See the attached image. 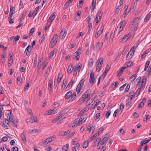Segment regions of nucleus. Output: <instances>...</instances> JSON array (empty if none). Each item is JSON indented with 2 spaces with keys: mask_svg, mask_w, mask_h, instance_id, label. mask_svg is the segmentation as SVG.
<instances>
[{
  "mask_svg": "<svg viewBox=\"0 0 151 151\" xmlns=\"http://www.w3.org/2000/svg\"><path fill=\"white\" fill-rule=\"evenodd\" d=\"M140 18L137 17L134 18L130 22V26L132 30L135 31L137 29L139 22Z\"/></svg>",
  "mask_w": 151,
  "mask_h": 151,
  "instance_id": "1",
  "label": "nucleus"
},
{
  "mask_svg": "<svg viewBox=\"0 0 151 151\" xmlns=\"http://www.w3.org/2000/svg\"><path fill=\"white\" fill-rule=\"evenodd\" d=\"M91 90L89 89L87 90L83 94L80 99L81 101H85L89 97L91 93Z\"/></svg>",
  "mask_w": 151,
  "mask_h": 151,
  "instance_id": "2",
  "label": "nucleus"
},
{
  "mask_svg": "<svg viewBox=\"0 0 151 151\" xmlns=\"http://www.w3.org/2000/svg\"><path fill=\"white\" fill-rule=\"evenodd\" d=\"M58 40V36L57 34H55L53 38L51 39L50 43L51 44L50 47L53 48L56 44Z\"/></svg>",
  "mask_w": 151,
  "mask_h": 151,
  "instance_id": "3",
  "label": "nucleus"
},
{
  "mask_svg": "<svg viewBox=\"0 0 151 151\" xmlns=\"http://www.w3.org/2000/svg\"><path fill=\"white\" fill-rule=\"evenodd\" d=\"M126 23V21L124 20L120 22L119 24L117 26V28L119 27V32L122 30L123 27L125 26Z\"/></svg>",
  "mask_w": 151,
  "mask_h": 151,
  "instance_id": "4",
  "label": "nucleus"
},
{
  "mask_svg": "<svg viewBox=\"0 0 151 151\" xmlns=\"http://www.w3.org/2000/svg\"><path fill=\"white\" fill-rule=\"evenodd\" d=\"M94 80L95 79L94 73L93 72H91L90 74L89 79V82L91 84L93 85L94 83Z\"/></svg>",
  "mask_w": 151,
  "mask_h": 151,
  "instance_id": "5",
  "label": "nucleus"
},
{
  "mask_svg": "<svg viewBox=\"0 0 151 151\" xmlns=\"http://www.w3.org/2000/svg\"><path fill=\"white\" fill-rule=\"evenodd\" d=\"M9 122L7 119H4L3 121V124L4 125V127L6 129H8L10 127V125L9 124Z\"/></svg>",
  "mask_w": 151,
  "mask_h": 151,
  "instance_id": "6",
  "label": "nucleus"
},
{
  "mask_svg": "<svg viewBox=\"0 0 151 151\" xmlns=\"http://www.w3.org/2000/svg\"><path fill=\"white\" fill-rule=\"evenodd\" d=\"M66 32L67 31L65 29L62 30L60 33L59 37L61 39H63L65 37Z\"/></svg>",
  "mask_w": 151,
  "mask_h": 151,
  "instance_id": "7",
  "label": "nucleus"
},
{
  "mask_svg": "<svg viewBox=\"0 0 151 151\" xmlns=\"http://www.w3.org/2000/svg\"><path fill=\"white\" fill-rule=\"evenodd\" d=\"M31 46L30 45H29L26 49L24 53L27 55L28 56L31 53Z\"/></svg>",
  "mask_w": 151,
  "mask_h": 151,
  "instance_id": "8",
  "label": "nucleus"
},
{
  "mask_svg": "<svg viewBox=\"0 0 151 151\" xmlns=\"http://www.w3.org/2000/svg\"><path fill=\"white\" fill-rule=\"evenodd\" d=\"M74 80H71L69 83L66 86L65 90L66 91H67L70 89L72 87V86L73 84Z\"/></svg>",
  "mask_w": 151,
  "mask_h": 151,
  "instance_id": "9",
  "label": "nucleus"
},
{
  "mask_svg": "<svg viewBox=\"0 0 151 151\" xmlns=\"http://www.w3.org/2000/svg\"><path fill=\"white\" fill-rule=\"evenodd\" d=\"M103 29V27H101L100 29L97 32L96 34L95 35V37L96 38L98 37L102 33Z\"/></svg>",
  "mask_w": 151,
  "mask_h": 151,
  "instance_id": "10",
  "label": "nucleus"
},
{
  "mask_svg": "<svg viewBox=\"0 0 151 151\" xmlns=\"http://www.w3.org/2000/svg\"><path fill=\"white\" fill-rule=\"evenodd\" d=\"M127 68V67H123L121 68L119 70V72L116 74L117 77L120 76L122 74L124 71V70Z\"/></svg>",
  "mask_w": 151,
  "mask_h": 151,
  "instance_id": "11",
  "label": "nucleus"
},
{
  "mask_svg": "<svg viewBox=\"0 0 151 151\" xmlns=\"http://www.w3.org/2000/svg\"><path fill=\"white\" fill-rule=\"evenodd\" d=\"M104 60V58L102 57H101L98 60L97 62V63L98 66H101L103 64Z\"/></svg>",
  "mask_w": 151,
  "mask_h": 151,
  "instance_id": "12",
  "label": "nucleus"
},
{
  "mask_svg": "<svg viewBox=\"0 0 151 151\" xmlns=\"http://www.w3.org/2000/svg\"><path fill=\"white\" fill-rule=\"evenodd\" d=\"M83 111H81L79 113V115L81 116V117L78 120V124H81L83 123L82 122V121H83Z\"/></svg>",
  "mask_w": 151,
  "mask_h": 151,
  "instance_id": "13",
  "label": "nucleus"
},
{
  "mask_svg": "<svg viewBox=\"0 0 151 151\" xmlns=\"http://www.w3.org/2000/svg\"><path fill=\"white\" fill-rule=\"evenodd\" d=\"M72 92L71 91H69L65 95V98L66 99H68L70 97H71V99Z\"/></svg>",
  "mask_w": 151,
  "mask_h": 151,
  "instance_id": "14",
  "label": "nucleus"
},
{
  "mask_svg": "<svg viewBox=\"0 0 151 151\" xmlns=\"http://www.w3.org/2000/svg\"><path fill=\"white\" fill-rule=\"evenodd\" d=\"M110 68V67H109V65H108L105 68V69L102 74V76H103V78H104L105 77L109 69Z\"/></svg>",
  "mask_w": 151,
  "mask_h": 151,
  "instance_id": "15",
  "label": "nucleus"
},
{
  "mask_svg": "<svg viewBox=\"0 0 151 151\" xmlns=\"http://www.w3.org/2000/svg\"><path fill=\"white\" fill-rule=\"evenodd\" d=\"M8 118H9V121L11 122H12V125L13 126H16V123L15 122V120L14 118L12 116H9V117L7 116Z\"/></svg>",
  "mask_w": 151,
  "mask_h": 151,
  "instance_id": "16",
  "label": "nucleus"
},
{
  "mask_svg": "<svg viewBox=\"0 0 151 151\" xmlns=\"http://www.w3.org/2000/svg\"><path fill=\"white\" fill-rule=\"evenodd\" d=\"M134 91L133 90L131 91L129 93V97L128 99L133 100L134 96Z\"/></svg>",
  "mask_w": 151,
  "mask_h": 151,
  "instance_id": "17",
  "label": "nucleus"
},
{
  "mask_svg": "<svg viewBox=\"0 0 151 151\" xmlns=\"http://www.w3.org/2000/svg\"><path fill=\"white\" fill-rule=\"evenodd\" d=\"M131 51H129L127 54L126 59L127 60H129L133 56V54L131 52Z\"/></svg>",
  "mask_w": 151,
  "mask_h": 151,
  "instance_id": "18",
  "label": "nucleus"
},
{
  "mask_svg": "<svg viewBox=\"0 0 151 151\" xmlns=\"http://www.w3.org/2000/svg\"><path fill=\"white\" fill-rule=\"evenodd\" d=\"M130 35L131 34L130 33L125 35L124 37L122 38V41L124 42H126L129 37Z\"/></svg>",
  "mask_w": 151,
  "mask_h": 151,
  "instance_id": "19",
  "label": "nucleus"
},
{
  "mask_svg": "<svg viewBox=\"0 0 151 151\" xmlns=\"http://www.w3.org/2000/svg\"><path fill=\"white\" fill-rule=\"evenodd\" d=\"M151 18V11H150L146 16L145 18L144 21L147 22Z\"/></svg>",
  "mask_w": 151,
  "mask_h": 151,
  "instance_id": "20",
  "label": "nucleus"
},
{
  "mask_svg": "<svg viewBox=\"0 0 151 151\" xmlns=\"http://www.w3.org/2000/svg\"><path fill=\"white\" fill-rule=\"evenodd\" d=\"M109 139V138L108 137H104L101 141V142L100 143L101 145H103L104 144L106 143Z\"/></svg>",
  "mask_w": 151,
  "mask_h": 151,
  "instance_id": "21",
  "label": "nucleus"
},
{
  "mask_svg": "<svg viewBox=\"0 0 151 151\" xmlns=\"http://www.w3.org/2000/svg\"><path fill=\"white\" fill-rule=\"evenodd\" d=\"M96 4V0H93L91 4V9L92 12L93 11L94 9L95 8Z\"/></svg>",
  "mask_w": 151,
  "mask_h": 151,
  "instance_id": "22",
  "label": "nucleus"
},
{
  "mask_svg": "<svg viewBox=\"0 0 151 151\" xmlns=\"http://www.w3.org/2000/svg\"><path fill=\"white\" fill-rule=\"evenodd\" d=\"M136 6V4L135 3H134L132 5V6L131 7L130 10H129V12L130 13H132L134 11L135 9Z\"/></svg>",
  "mask_w": 151,
  "mask_h": 151,
  "instance_id": "23",
  "label": "nucleus"
},
{
  "mask_svg": "<svg viewBox=\"0 0 151 151\" xmlns=\"http://www.w3.org/2000/svg\"><path fill=\"white\" fill-rule=\"evenodd\" d=\"M57 113V111L55 109H50L48 112V114L50 115L51 114H55Z\"/></svg>",
  "mask_w": 151,
  "mask_h": 151,
  "instance_id": "24",
  "label": "nucleus"
},
{
  "mask_svg": "<svg viewBox=\"0 0 151 151\" xmlns=\"http://www.w3.org/2000/svg\"><path fill=\"white\" fill-rule=\"evenodd\" d=\"M93 19V16H91L90 17H88L86 18L87 21L89 24L90 23H92Z\"/></svg>",
  "mask_w": 151,
  "mask_h": 151,
  "instance_id": "25",
  "label": "nucleus"
},
{
  "mask_svg": "<svg viewBox=\"0 0 151 151\" xmlns=\"http://www.w3.org/2000/svg\"><path fill=\"white\" fill-rule=\"evenodd\" d=\"M55 15L53 13L52 14L50 15V18L48 19V21L50 22L52 21L55 18Z\"/></svg>",
  "mask_w": 151,
  "mask_h": 151,
  "instance_id": "26",
  "label": "nucleus"
},
{
  "mask_svg": "<svg viewBox=\"0 0 151 151\" xmlns=\"http://www.w3.org/2000/svg\"><path fill=\"white\" fill-rule=\"evenodd\" d=\"M6 55L5 53L1 55V61L3 64H4L5 62V58L6 57Z\"/></svg>",
  "mask_w": 151,
  "mask_h": 151,
  "instance_id": "27",
  "label": "nucleus"
},
{
  "mask_svg": "<svg viewBox=\"0 0 151 151\" xmlns=\"http://www.w3.org/2000/svg\"><path fill=\"white\" fill-rule=\"evenodd\" d=\"M82 48L80 47L77 50V51L74 53V55H76L79 56L81 52Z\"/></svg>",
  "mask_w": 151,
  "mask_h": 151,
  "instance_id": "28",
  "label": "nucleus"
},
{
  "mask_svg": "<svg viewBox=\"0 0 151 151\" xmlns=\"http://www.w3.org/2000/svg\"><path fill=\"white\" fill-rule=\"evenodd\" d=\"M69 145L68 144H66L64 145L63 147H62V150L65 151H68L69 148Z\"/></svg>",
  "mask_w": 151,
  "mask_h": 151,
  "instance_id": "29",
  "label": "nucleus"
},
{
  "mask_svg": "<svg viewBox=\"0 0 151 151\" xmlns=\"http://www.w3.org/2000/svg\"><path fill=\"white\" fill-rule=\"evenodd\" d=\"M37 118L35 116L32 117L30 119V120L29 122L30 123H32L35 122H37Z\"/></svg>",
  "mask_w": 151,
  "mask_h": 151,
  "instance_id": "30",
  "label": "nucleus"
},
{
  "mask_svg": "<svg viewBox=\"0 0 151 151\" xmlns=\"http://www.w3.org/2000/svg\"><path fill=\"white\" fill-rule=\"evenodd\" d=\"M78 118L76 119L75 120L73 123V124H74L73 126V127H76L78 124H78Z\"/></svg>",
  "mask_w": 151,
  "mask_h": 151,
  "instance_id": "31",
  "label": "nucleus"
},
{
  "mask_svg": "<svg viewBox=\"0 0 151 151\" xmlns=\"http://www.w3.org/2000/svg\"><path fill=\"white\" fill-rule=\"evenodd\" d=\"M80 147V145L79 143L76 144L75 146L73 147L72 150L73 151H76V149H78Z\"/></svg>",
  "mask_w": 151,
  "mask_h": 151,
  "instance_id": "32",
  "label": "nucleus"
},
{
  "mask_svg": "<svg viewBox=\"0 0 151 151\" xmlns=\"http://www.w3.org/2000/svg\"><path fill=\"white\" fill-rule=\"evenodd\" d=\"M27 11H25L23 13L22 17L19 19V22H21L23 19L25 18L27 14Z\"/></svg>",
  "mask_w": 151,
  "mask_h": 151,
  "instance_id": "33",
  "label": "nucleus"
},
{
  "mask_svg": "<svg viewBox=\"0 0 151 151\" xmlns=\"http://www.w3.org/2000/svg\"><path fill=\"white\" fill-rule=\"evenodd\" d=\"M99 44H100V42H98L96 44L95 46L93 47V44L92 48L94 50H96L98 49V48L99 46Z\"/></svg>",
  "mask_w": 151,
  "mask_h": 151,
  "instance_id": "34",
  "label": "nucleus"
},
{
  "mask_svg": "<svg viewBox=\"0 0 151 151\" xmlns=\"http://www.w3.org/2000/svg\"><path fill=\"white\" fill-rule=\"evenodd\" d=\"M103 12L101 10H99L97 13L96 16L101 19L102 16Z\"/></svg>",
  "mask_w": 151,
  "mask_h": 151,
  "instance_id": "35",
  "label": "nucleus"
},
{
  "mask_svg": "<svg viewBox=\"0 0 151 151\" xmlns=\"http://www.w3.org/2000/svg\"><path fill=\"white\" fill-rule=\"evenodd\" d=\"M57 51V49H55L54 50L50 53V58H52L53 55L56 53Z\"/></svg>",
  "mask_w": 151,
  "mask_h": 151,
  "instance_id": "36",
  "label": "nucleus"
},
{
  "mask_svg": "<svg viewBox=\"0 0 151 151\" xmlns=\"http://www.w3.org/2000/svg\"><path fill=\"white\" fill-rule=\"evenodd\" d=\"M10 13H12L13 14H14L15 13V8L14 7H12V6L10 5Z\"/></svg>",
  "mask_w": 151,
  "mask_h": 151,
  "instance_id": "37",
  "label": "nucleus"
},
{
  "mask_svg": "<svg viewBox=\"0 0 151 151\" xmlns=\"http://www.w3.org/2000/svg\"><path fill=\"white\" fill-rule=\"evenodd\" d=\"M132 100H132L128 99L127 100V102L126 103V107H128L130 105L131 103Z\"/></svg>",
  "mask_w": 151,
  "mask_h": 151,
  "instance_id": "38",
  "label": "nucleus"
},
{
  "mask_svg": "<svg viewBox=\"0 0 151 151\" xmlns=\"http://www.w3.org/2000/svg\"><path fill=\"white\" fill-rule=\"evenodd\" d=\"M76 97V92L74 93L73 94H72L71 101H72L75 99Z\"/></svg>",
  "mask_w": 151,
  "mask_h": 151,
  "instance_id": "39",
  "label": "nucleus"
},
{
  "mask_svg": "<svg viewBox=\"0 0 151 151\" xmlns=\"http://www.w3.org/2000/svg\"><path fill=\"white\" fill-rule=\"evenodd\" d=\"M66 110L65 109L63 110L61 113L58 115L59 116H60V118L63 116L65 114L67 113V112H65Z\"/></svg>",
  "mask_w": 151,
  "mask_h": 151,
  "instance_id": "40",
  "label": "nucleus"
},
{
  "mask_svg": "<svg viewBox=\"0 0 151 151\" xmlns=\"http://www.w3.org/2000/svg\"><path fill=\"white\" fill-rule=\"evenodd\" d=\"M21 138L22 139V140L23 141V142L24 143H26V139L25 138V136L24 134H23V133H22L21 134Z\"/></svg>",
  "mask_w": 151,
  "mask_h": 151,
  "instance_id": "41",
  "label": "nucleus"
},
{
  "mask_svg": "<svg viewBox=\"0 0 151 151\" xmlns=\"http://www.w3.org/2000/svg\"><path fill=\"white\" fill-rule=\"evenodd\" d=\"M72 66L73 65H70L68 67L67 72L69 74H70L72 71V70L71 69Z\"/></svg>",
  "mask_w": 151,
  "mask_h": 151,
  "instance_id": "42",
  "label": "nucleus"
},
{
  "mask_svg": "<svg viewBox=\"0 0 151 151\" xmlns=\"http://www.w3.org/2000/svg\"><path fill=\"white\" fill-rule=\"evenodd\" d=\"M137 76V75L134 74L130 77L129 79L131 81H133L135 79Z\"/></svg>",
  "mask_w": 151,
  "mask_h": 151,
  "instance_id": "43",
  "label": "nucleus"
},
{
  "mask_svg": "<svg viewBox=\"0 0 151 151\" xmlns=\"http://www.w3.org/2000/svg\"><path fill=\"white\" fill-rule=\"evenodd\" d=\"M150 62L149 60H147L145 63V68H144V70L145 71H146L147 70V69L148 68V66L150 64Z\"/></svg>",
  "mask_w": 151,
  "mask_h": 151,
  "instance_id": "44",
  "label": "nucleus"
},
{
  "mask_svg": "<svg viewBox=\"0 0 151 151\" xmlns=\"http://www.w3.org/2000/svg\"><path fill=\"white\" fill-rule=\"evenodd\" d=\"M88 145V142L87 141L84 142L83 145V148H86L87 147Z\"/></svg>",
  "mask_w": 151,
  "mask_h": 151,
  "instance_id": "45",
  "label": "nucleus"
},
{
  "mask_svg": "<svg viewBox=\"0 0 151 151\" xmlns=\"http://www.w3.org/2000/svg\"><path fill=\"white\" fill-rule=\"evenodd\" d=\"M20 38V36L19 35H17L14 38L13 42L14 41L15 43H17V41H18Z\"/></svg>",
  "mask_w": 151,
  "mask_h": 151,
  "instance_id": "46",
  "label": "nucleus"
},
{
  "mask_svg": "<svg viewBox=\"0 0 151 151\" xmlns=\"http://www.w3.org/2000/svg\"><path fill=\"white\" fill-rule=\"evenodd\" d=\"M104 129L103 127H101L99 129H98V131L96 133L98 135V136L101 133V132H102L104 130Z\"/></svg>",
  "mask_w": 151,
  "mask_h": 151,
  "instance_id": "47",
  "label": "nucleus"
},
{
  "mask_svg": "<svg viewBox=\"0 0 151 151\" xmlns=\"http://www.w3.org/2000/svg\"><path fill=\"white\" fill-rule=\"evenodd\" d=\"M127 65L126 67H129L132 66L133 65V63L132 61H129L127 62Z\"/></svg>",
  "mask_w": 151,
  "mask_h": 151,
  "instance_id": "48",
  "label": "nucleus"
},
{
  "mask_svg": "<svg viewBox=\"0 0 151 151\" xmlns=\"http://www.w3.org/2000/svg\"><path fill=\"white\" fill-rule=\"evenodd\" d=\"M93 59L92 58H91L89 62V64L90 65L91 67L93 65Z\"/></svg>",
  "mask_w": 151,
  "mask_h": 151,
  "instance_id": "49",
  "label": "nucleus"
},
{
  "mask_svg": "<svg viewBox=\"0 0 151 151\" xmlns=\"http://www.w3.org/2000/svg\"><path fill=\"white\" fill-rule=\"evenodd\" d=\"M45 36H46L45 34H43L42 36V37H41V38L40 39V41L41 42H42L44 41V40L45 39Z\"/></svg>",
  "mask_w": 151,
  "mask_h": 151,
  "instance_id": "50",
  "label": "nucleus"
},
{
  "mask_svg": "<svg viewBox=\"0 0 151 151\" xmlns=\"http://www.w3.org/2000/svg\"><path fill=\"white\" fill-rule=\"evenodd\" d=\"M97 17L96 16V18L95 19V21H96V22L95 23L96 25L98 23L100 22V20L101 19L99 17V18H98V17Z\"/></svg>",
  "mask_w": 151,
  "mask_h": 151,
  "instance_id": "51",
  "label": "nucleus"
},
{
  "mask_svg": "<svg viewBox=\"0 0 151 151\" xmlns=\"http://www.w3.org/2000/svg\"><path fill=\"white\" fill-rule=\"evenodd\" d=\"M130 86V85L129 84H128L125 89L124 92L125 93H127L128 92Z\"/></svg>",
  "mask_w": 151,
  "mask_h": 151,
  "instance_id": "52",
  "label": "nucleus"
},
{
  "mask_svg": "<svg viewBox=\"0 0 151 151\" xmlns=\"http://www.w3.org/2000/svg\"><path fill=\"white\" fill-rule=\"evenodd\" d=\"M135 46H134L132 47L131 49L130 50V51H131V52L133 54H134V51L135 50Z\"/></svg>",
  "mask_w": 151,
  "mask_h": 151,
  "instance_id": "53",
  "label": "nucleus"
},
{
  "mask_svg": "<svg viewBox=\"0 0 151 151\" xmlns=\"http://www.w3.org/2000/svg\"><path fill=\"white\" fill-rule=\"evenodd\" d=\"M144 105V103L143 102H141L138 105V107L139 108H141L143 107Z\"/></svg>",
  "mask_w": 151,
  "mask_h": 151,
  "instance_id": "54",
  "label": "nucleus"
},
{
  "mask_svg": "<svg viewBox=\"0 0 151 151\" xmlns=\"http://www.w3.org/2000/svg\"><path fill=\"white\" fill-rule=\"evenodd\" d=\"M52 80H51L50 79L49 81L48 82V85L49 87L50 88H52Z\"/></svg>",
  "mask_w": 151,
  "mask_h": 151,
  "instance_id": "55",
  "label": "nucleus"
},
{
  "mask_svg": "<svg viewBox=\"0 0 151 151\" xmlns=\"http://www.w3.org/2000/svg\"><path fill=\"white\" fill-rule=\"evenodd\" d=\"M97 135V134L96 133L93 134V136L90 137L89 139L91 140H93V139L95 138Z\"/></svg>",
  "mask_w": 151,
  "mask_h": 151,
  "instance_id": "56",
  "label": "nucleus"
},
{
  "mask_svg": "<svg viewBox=\"0 0 151 151\" xmlns=\"http://www.w3.org/2000/svg\"><path fill=\"white\" fill-rule=\"evenodd\" d=\"M91 124H89L88 125V128L87 130L90 133H91Z\"/></svg>",
  "mask_w": 151,
  "mask_h": 151,
  "instance_id": "57",
  "label": "nucleus"
},
{
  "mask_svg": "<svg viewBox=\"0 0 151 151\" xmlns=\"http://www.w3.org/2000/svg\"><path fill=\"white\" fill-rule=\"evenodd\" d=\"M91 101H90V98H89L86 101V105L88 106L90 104L92 103Z\"/></svg>",
  "mask_w": 151,
  "mask_h": 151,
  "instance_id": "58",
  "label": "nucleus"
},
{
  "mask_svg": "<svg viewBox=\"0 0 151 151\" xmlns=\"http://www.w3.org/2000/svg\"><path fill=\"white\" fill-rule=\"evenodd\" d=\"M87 118V115H83V121H82V122L84 123L86 121Z\"/></svg>",
  "mask_w": 151,
  "mask_h": 151,
  "instance_id": "59",
  "label": "nucleus"
},
{
  "mask_svg": "<svg viewBox=\"0 0 151 151\" xmlns=\"http://www.w3.org/2000/svg\"><path fill=\"white\" fill-rule=\"evenodd\" d=\"M141 90L140 88H138L137 91H136L135 93V94L137 95V96H138L140 94V91Z\"/></svg>",
  "mask_w": 151,
  "mask_h": 151,
  "instance_id": "60",
  "label": "nucleus"
},
{
  "mask_svg": "<svg viewBox=\"0 0 151 151\" xmlns=\"http://www.w3.org/2000/svg\"><path fill=\"white\" fill-rule=\"evenodd\" d=\"M29 82L27 83L26 86L24 87V90L26 91L28 89V88L29 87Z\"/></svg>",
  "mask_w": 151,
  "mask_h": 151,
  "instance_id": "61",
  "label": "nucleus"
},
{
  "mask_svg": "<svg viewBox=\"0 0 151 151\" xmlns=\"http://www.w3.org/2000/svg\"><path fill=\"white\" fill-rule=\"evenodd\" d=\"M120 6H119L116 7V9L115 13L117 14L119 13V11L120 9Z\"/></svg>",
  "mask_w": 151,
  "mask_h": 151,
  "instance_id": "62",
  "label": "nucleus"
},
{
  "mask_svg": "<svg viewBox=\"0 0 151 151\" xmlns=\"http://www.w3.org/2000/svg\"><path fill=\"white\" fill-rule=\"evenodd\" d=\"M50 25H51L50 23H47V26H45V28L44 29V30H45V31H46V30H47L48 28L50 27Z\"/></svg>",
  "mask_w": 151,
  "mask_h": 151,
  "instance_id": "63",
  "label": "nucleus"
},
{
  "mask_svg": "<svg viewBox=\"0 0 151 151\" xmlns=\"http://www.w3.org/2000/svg\"><path fill=\"white\" fill-rule=\"evenodd\" d=\"M119 110L118 109H116L114 111L113 114V116L115 117L116 116V114L119 113Z\"/></svg>",
  "mask_w": 151,
  "mask_h": 151,
  "instance_id": "64",
  "label": "nucleus"
}]
</instances>
